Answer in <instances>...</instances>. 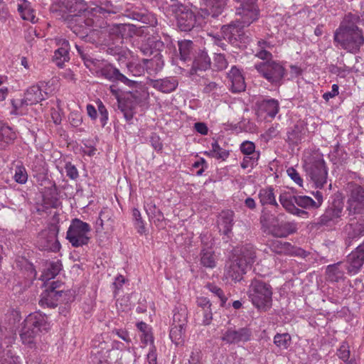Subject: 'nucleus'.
<instances>
[{
  "label": "nucleus",
  "instance_id": "nucleus-19",
  "mask_svg": "<svg viewBox=\"0 0 364 364\" xmlns=\"http://www.w3.org/2000/svg\"><path fill=\"white\" fill-rule=\"evenodd\" d=\"M234 225V213L231 210L223 211L218 220L219 231L230 239L232 236V228Z\"/></svg>",
  "mask_w": 364,
  "mask_h": 364
},
{
  "label": "nucleus",
  "instance_id": "nucleus-34",
  "mask_svg": "<svg viewBox=\"0 0 364 364\" xmlns=\"http://www.w3.org/2000/svg\"><path fill=\"white\" fill-rule=\"evenodd\" d=\"M261 111L264 112L271 118H274L279 110L278 100L272 98L264 99L258 104Z\"/></svg>",
  "mask_w": 364,
  "mask_h": 364
},
{
  "label": "nucleus",
  "instance_id": "nucleus-32",
  "mask_svg": "<svg viewBox=\"0 0 364 364\" xmlns=\"http://www.w3.org/2000/svg\"><path fill=\"white\" fill-rule=\"evenodd\" d=\"M279 202L285 210L297 216L304 218L308 213L304 210L299 209L295 206V202L293 197L288 196L287 194H282L279 196Z\"/></svg>",
  "mask_w": 364,
  "mask_h": 364
},
{
  "label": "nucleus",
  "instance_id": "nucleus-1",
  "mask_svg": "<svg viewBox=\"0 0 364 364\" xmlns=\"http://www.w3.org/2000/svg\"><path fill=\"white\" fill-rule=\"evenodd\" d=\"M359 21L360 17L356 14L346 15L334 34L337 46L349 53H356L364 43L362 31L357 26Z\"/></svg>",
  "mask_w": 364,
  "mask_h": 364
},
{
  "label": "nucleus",
  "instance_id": "nucleus-2",
  "mask_svg": "<svg viewBox=\"0 0 364 364\" xmlns=\"http://www.w3.org/2000/svg\"><path fill=\"white\" fill-rule=\"evenodd\" d=\"M272 287L263 280L254 278L251 280L247 296L252 305L261 312H266L272 306Z\"/></svg>",
  "mask_w": 364,
  "mask_h": 364
},
{
  "label": "nucleus",
  "instance_id": "nucleus-7",
  "mask_svg": "<svg viewBox=\"0 0 364 364\" xmlns=\"http://www.w3.org/2000/svg\"><path fill=\"white\" fill-rule=\"evenodd\" d=\"M347 196L346 210L349 215L364 213V188L350 181L346 183L344 188Z\"/></svg>",
  "mask_w": 364,
  "mask_h": 364
},
{
  "label": "nucleus",
  "instance_id": "nucleus-39",
  "mask_svg": "<svg viewBox=\"0 0 364 364\" xmlns=\"http://www.w3.org/2000/svg\"><path fill=\"white\" fill-rule=\"evenodd\" d=\"M200 263L203 267L215 268L216 267V257L214 252L210 250H202L200 253Z\"/></svg>",
  "mask_w": 364,
  "mask_h": 364
},
{
  "label": "nucleus",
  "instance_id": "nucleus-26",
  "mask_svg": "<svg viewBox=\"0 0 364 364\" xmlns=\"http://www.w3.org/2000/svg\"><path fill=\"white\" fill-rule=\"evenodd\" d=\"M232 255L240 257V260L248 267L255 262L256 249L252 244H245L240 248L235 249Z\"/></svg>",
  "mask_w": 364,
  "mask_h": 364
},
{
  "label": "nucleus",
  "instance_id": "nucleus-49",
  "mask_svg": "<svg viewBox=\"0 0 364 364\" xmlns=\"http://www.w3.org/2000/svg\"><path fill=\"white\" fill-rule=\"evenodd\" d=\"M258 50L257 51L255 56L262 60H272V55L270 52L266 50L267 47V43L265 41L261 40L257 41Z\"/></svg>",
  "mask_w": 364,
  "mask_h": 364
},
{
  "label": "nucleus",
  "instance_id": "nucleus-23",
  "mask_svg": "<svg viewBox=\"0 0 364 364\" xmlns=\"http://www.w3.org/2000/svg\"><path fill=\"white\" fill-rule=\"evenodd\" d=\"M283 215H279L282 216ZM297 230L296 223L294 222H277L275 224H272V229L271 230L272 234L277 237H285L289 235L296 232Z\"/></svg>",
  "mask_w": 364,
  "mask_h": 364
},
{
  "label": "nucleus",
  "instance_id": "nucleus-21",
  "mask_svg": "<svg viewBox=\"0 0 364 364\" xmlns=\"http://www.w3.org/2000/svg\"><path fill=\"white\" fill-rule=\"evenodd\" d=\"M44 82L30 87L24 94V101L31 105H36L48 97V93L42 90Z\"/></svg>",
  "mask_w": 364,
  "mask_h": 364
},
{
  "label": "nucleus",
  "instance_id": "nucleus-59",
  "mask_svg": "<svg viewBox=\"0 0 364 364\" xmlns=\"http://www.w3.org/2000/svg\"><path fill=\"white\" fill-rule=\"evenodd\" d=\"M63 284L59 281H53L46 285V289L53 291H60L61 295L67 296L68 292L61 289Z\"/></svg>",
  "mask_w": 364,
  "mask_h": 364
},
{
  "label": "nucleus",
  "instance_id": "nucleus-42",
  "mask_svg": "<svg viewBox=\"0 0 364 364\" xmlns=\"http://www.w3.org/2000/svg\"><path fill=\"white\" fill-rule=\"evenodd\" d=\"M205 154L217 159L225 161L228 158L230 153L229 151L221 148L217 141H214L211 144V149L209 151H206Z\"/></svg>",
  "mask_w": 364,
  "mask_h": 364
},
{
  "label": "nucleus",
  "instance_id": "nucleus-18",
  "mask_svg": "<svg viewBox=\"0 0 364 364\" xmlns=\"http://www.w3.org/2000/svg\"><path fill=\"white\" fill-rule=\"evenodd\" d=\"M348 271L347 264L339 262L328 265L326 269V277L330 282H340L346 279L345 272Z\"/></svg>",
  "mask_w": 364,
  "mask_h": 364
},
{
  "label": "nucleus",
  "instance_id": "nucleus-60",
  "mask_svg": "<svg viewBox=\"0 0 364 364\" xmlns=\"http://www.w3.org/2000/svg\"><path fill=\"white\" fill-rule=\"evenodd\" d=\"M337 355L343 361L346 362L350 358V350L349 346L346 343H342L338 350Z\"/></svg>",
  "mask_w": 364,
  "mask_h": 364
},
{
  "label": "nucleus",
  "instance_id": "nucleus-20",
  "mask_svg": "<svg viewBox=\"0 0 364 364\" xmlns=\"http://www.w3.org/2000/svg\"><path fill=\"white\" fill-rule=\"evenodd\" d=\"M67 296L61 295L60 291H53L45 289L41 294V299L39 304L42 307L53 309L56 307L59 303L67 301Z\"/></svg>",
  "mask_w": 364,
  "mask_h": 364
},
{
  "label": "nucleus",
  "instance_id": "nucleus-62",
  "mask_svg": "<svg viewBox=\"0 0 364 364\" xmlns=\"http://www.w3.org/2000/svg\"><path fill=\"white\" fill-rule=\"evenodd\" d=\"M43 202L46 207L56 208L60 205V201L56 196L52 195L51 196H45L43 197Z\"/></svg>",
  "mask_w": 364,
  "mask_h": 364
},
{
  "label": "nucleus",
  "instance_id": "nucleus-44",
  "mask_svg": "<svg viewBox=\"0 0 364 364\" xmlns=\"http://www.w3.org/2000/svg\"><path fill=\"white\" fill-rule=\"evenodd\" d=\"M186 332V327L172 326L169 337L173 343L176 346L182 345L184 342V335Z\"/></svg>",
  "mask_w": 364,
  "mask_h": 364
},
{
  "label": "nucleus",
  "instance_id": "nucleus-56",
  "mask_svg": "<svg viewBox=\"0 0 364 364\" xmlns=\"http://www.w3.org/2000/svg\"><path fill=\"white\" fill-rule=\"evenodd\" d=\"M207 287L210 291H211L220 299V306H224L228 299L225 296L223 291L220 287L214 284H208Z\"/></svg>",
  "mask_w": 364,
  "mask_h": 364
},
{
  "label": "nucleus",
  "instance_id": "nucleus-58",
  "mask_svg": "<svg viewBox=\"0 0 364 364\" xmlns=\"http://www.w3.org/2000/svg\"><path fill=\"white\" fill-rule=\"evenodd\" d=\"M278 220V216L275 217L269 213H264L260 217V223L263 226L270 227L272 229V224Z\"/></svg>",
  "mask_w": 364,
  "mask_h": 364
},
{
  "label": "nucleus",
  "instance_id": "nucleus-55",
  "mask_svg": "<svg viewBox=\"0 0 364 364\" xmlns=\"http://www.w3.org/2000/svg\"><path fill=\"white\" fill-rule=\"evenodd\" d=\"M228 63L225 55L220 53L215 54L213 59V66L218 70H223L227 68Z\"/></svg>",
  "mask_w": 364,
  "mask_h": 364
},
{
  "label": "nucleus",
  "instance_id": "nucleus-50",
  "mask_svg": "<svg viewBox=\"0 0 364 364\" xmlns=\"http://www.w3.org/2000/svg\"><path fill=\"white\" fill-rule=\"evenodd\" d=\"M196 316L198 318H201V323L204 326H208L213 320V312L211 307L206 309H198Z\"/></svg>",
  "mask_w": 364,
  "mask_h": 364
},
{
  "label": "nucleus",
  "instance_id": "nucleus-29",
  "mask_svg": "<svg viewBox=\"0 0 364 364\" xmlns=\"http://www.w3.org/2000/svg\"><path fill=\"white\" fill-rule=\"evenodd\" d=\"M132 26L129 23H114L107 26V32L109 36H114L122 39L124 36H130Z\"/></svg>",
  "mask_w": 364,
  "mask_h": 364
},
{
  "label": "nucleus",
  "instance_id": "nucleus-28",
  "mask_svg": "<svg viewBox=\"0 0 364 364\" xmlns=\"http://www.w3.org/2000/svg\"><path fill=\"white\" fill-rule=\"evenodd\" d=\"M17 11L21 17L31 23H36L37 19L35 14V10L31 6V2L27 0H18Z\"/></svg>",
  "mask_w": 364,
  "mask_h": 364
},
{
  "label": "nucleus",
  "instance_id": "nucleus-24",
  "mask_svg": "<svg viewBox=\"0 0 364 364\" xmlns=\"http://www.w3.org/2000/svg\"><path fill=\"white\" fill-rule=\"evenodd\" d=\"M307 133V129L303 122H299L287 132V141L289 144L297 145L303 140Z\"/></svg>",
  "mask_w": 364,
  "mask_h": 364
},
{
  "label": "nucleus",
  "instance_id": "nucleus-35",
  "mask_svg": "<svg viewBox=\"0 0 364 364\" xmlns=\"http://www.w3.org/2000/svg\"><path fill=\"white\" fill-rule=\"evenodd\" d=\"M98 77H102L111 82L119 81L122 73L111 64H107L97 72Z\"/></svg>",
  "mask_w": 364,
  "mask_h": 364
},
{
  "label": "nucleus",
  "instance_id": "nucleus-41",
  "mask_svg": "<svg viewBox=\"0 0 364 364\" xmlns=\"http://www.w3.org/2000/svg\"><path fill=\"white\" fill-rule=\"evenodd\" d=\"M143 63L147 70H151L154 72L161 70L164 66L162 56L159 52H156L151 59H144Z\"/></svg>",
  "mask_w": 364,
  "mask_h": 364
},
{
  "label": "nucleus",
  "instance_id": "nucleus-4",
  "mask_svg": "<svg viewBox=\"0 0 364 364\" xmlns=\"http://www.w3.org/2000/svg\"><path fill=\"white\" fill-rule=\"evenodd\" d=\"M169 10L175 15L177 26L182 31H190L196 27L200 26L203 22L202 16L196 15L182 4L174 3L169 6Z\"/></svg>",
  "mask_w": 364,
  "mask_h": 364
},
{
  "label": "nucleus",
  "instance_id": "nucleus-17",
  "mask_svg": "<svg viewBox=\"0 0 364 364\" xmlns=\"http://www.w3.org/2000/svg\"><path fill=\"white\" fill-rule=\"evenodd\" d=\"M69 28L77 36L85 37L88 35L90 31V27L92 24V19L85 18L84 17H74L71 18L69 21Z\"/></svg>",
  "mask_w": 364,
  "mask_h": 364
},
{
  "label": "nucleus",
  "instance_id": "nucleus-33",
  "mask_svg": "<svg viewBox=\"0 0 364 364\" xmlns=\"http://www.w3.org/2000/svg\"><path fill=\"white\" fill-rule=\"evenodd\" d=\"M64 4L70 13L74 14L71 18L80 17V14L87 11L88 9L87 4L85 0H65Z\"/></svg>",
  "mask_w": 364,
  "mask_h": 364
},
{
  "label": "nucleus",
  "instance_id": "nucleus-36",
  "mask_svg": "<svg viewBox=\"0 0 364 364\" xmlns=\"http://www.w3.org/2000/svg\"><path fill=\"white\" fill-rule=\"evenodd\" d=\"M144 208L150 220H152L156 225H164V222L165 220L164 214L159 208H156L154 203H146L144 205Z\"/></svg>",
  "mask_w": 364,
  "mask_h": 364
},
{
  "label": "nucleus",
  "instance_id": "nucleus-52",
  "mask_svg": "<svg viewBox=\"0 0 364 364\" xmlns=\"http://www.w3.org/2000/svg\"><path fill=\"white\" fill-rule=\"evenodd\" d=\"M132 217L134 221V226L139 234H143L145 232V226L142 220L141 215L137 208L132 210Z\"/></svg>",
  "mask_w": 364,
  "mask_h": 364
},
{
  "label": "nucleus",
  "instance_id": "nucleus-64",
  "mask_svg": "<svg viewBox=\"0 0 364 364\" xmlns=\"http://www.w3.org/2000/svg\"><path fill=\"white\" fill-rule=\"evenodd\" d=\"M259 154H255V156H246L244 157L241 163V167L244 169L252 166L259 159Z\"/></svg>",
  "mask_w": 364,
  "mask_h": 364
},
{
  "label": "nucleus",
  "instance_id": "nucleus-14",
  "mask_svg": "<svg viewBox=\"0 0 364 364\" xmlns=\"http://www.w3.org/2000/svg\"><path fill=\"white\" fill-rule=\"evenodd\" d=\"M364 263V242L352 252L347 259L348 272L350 274H357Z\"/></svg>",
  "mask_w": 364,
  "mask_h": 364
},
{
  "label": "nucleus",
  "instance_id": "nucleus-40",
  "mask_svg": "<svg viewBox=\"0 0 364 364\" xmlns=\"http://www.w3.org/2000/svg\"><path fill=\"white\" fill-rule=\"evenodd\" d=\"M163 47V43L158 41L149 40L148 43L141 44L140 50L146 55L149 56L159 52L160 49Z\"/></svg>",
  "mask_w": 364,
  "mask_h": 364
},
{
  "label": "nucleus",
  "instance_id": "nucleus-12",
  "mask_svg": "<svg viewBox=\"0 0 364 364\" xmlns=\"http://www.w3.org/2000/svg\"><path fill=\"white\" fill-rule=\"evenodd\" d=\"M240 257L232 255L227 261L224 275L235 282H240L246 274L247 267L240 260Z\"/></svg>",
  "mask_w": 364,
  "mask_h": 364
},
{
  "label": "nucleus",
  "instance_id": "nucleus-63",
  "mask_svg": "<svg viewBox=\"0 0 364 364\" xmlns=\"http://www.w3.org/2000/svg\"><path fill=\"white\" fill-rule=\"evenodd\" d=\"M288 176L299 186H303V179L301 178L299 173L293 167H290L287 170Z\"/></svg>",
  "mask_w": 364,
  "mask_h": 364
},
{
  "label": "nucleus",
  "instance_id": "nucleus-11",
  "mask_svg": "<svg viewBox=\"0 0 364 364\" xmlns=\"http://www.w3.org/2000/svg\"><path fill=\"white\" fill-rule=\"evenodd\" d=\"M259 10L257 4V0H247L240 3V6L236 9V18L243 26L248 27L259 18Z\"/></svg>",
  "mask_w": 364,
  "mask_h": 364
},
{
  "label": "nucleus",
  "instance_id": "nucleus-13",
  "mask_svg": "<svg viewBox=\"0 0 364 364\" xmlns=\"http://www.w3.org/2000/svg\"><path fill=\"white\" fill-rule=\"evenodd\" d=\"M343 209V201L341 199H335L320 217L318 223L320 225L325 226H332L337 224L342 215Z\"/></svg>",
  "mask_w": 364,
  "mask_h": 364
},
{
  "label": "nucleus",
  "instance_id": "nucleus-9",
  "mask_svg": "<svg viewBox=\"0 0 364 364\" xmlns=\"http://www.w3.org/2000/svg\"><path fill=\"white\" fill-rule=\"evenodd\" d=\"M59 227L52 224L47 229L42 230L38 235L36 246L40 250L57 252L60 248L58 240Z\"/></svg>",
  "mask_w": 364,
  "mask_h": 364
},
{
  "label": "nucleus",
  "instance_id": "nucleus-38",
  "mask_svg": "<svg viewBox=\"0 0 364 364\" xmlns=\"http://www.w3.org/2000/svg\"><path fill=\"white\" fill-rule=\"evenodd\" d=\"M16 137V133L9 127L1 126L0 149H4L8 144L12 143Z\"/></svg>",
  "mask_w": 364,
  "mask_h": 364
},
{
  "label": "nucleus",
  "instance_id": "nucleus-43",
  "mask_svg": "<svg viewBox=\"0 0 364 364\" xmlns=\"http://www.w3.org/2000/svg\"><path fill=\"white\" fill-rule=\"evenodd\" d=\"M188 313L186 309L181 306L174 310L172 326L186 327Z\"/></svg>",
  "mask_w": 364,
  "mask_h": 364
},
{
  "label": "nucleus",
  "instance_id": "nucleus-27",
  "mask_svg": "<svg viewBox=\"0 0 364 364\" xmlns=\"http://www.w3.org/2000/svg\"><path fill=\"white\" fill-rule=\"evenodd\" d=\"M15 264L16 267L21 272L23 276L29 282H32L36 279L37 274L36 270L33 264L27 259L25 257H18L16 259Z\"/></svg>",
  "mask_w": 364,
  "mask_h": 364
},
{
  "label": "nucleus",
  "instance_id": "nucleus-57",
  "mask_svg": "<svg viewBox=\"0 0 364 364\" xmlns=\"http://www.w3.org/2000/svg\"><path fill=\"white\" fill-rule=\"evenodd\" d=\"M15 181L21 184H24L27 181L28 174L25 168L19 166L17 167L14 174Z\"/></svg>",
  "mask_w": 364,
  "mask_h": 364
},
{
  "label": "nucleus",
  "instance_id": "nucleus-16",
  "mask_svg": "<svg viewBox=\"0 0 364 364\" xmlns=\"http://www.w3.org/2000/svg\"><path fill=\"white\" fill-rule=\"evenodd\" d=\"M245 27L236 19L230 24L222 26L221 33L223 38L227 40V41L234 43L240 38V36L242 33V30Z\"/></svg>",
  "mask_w": 364,
  "mask_h": 364
},
{
  "label": "nucleus",
  "instance_id": "nucleus-25",
  "mask_svg": "<svg viewBox=\"0 0 364 364\" xmlns=\"http://www.w3.org/2000/svg\"><path fill=\"white\" fill-rule=\"evenodd\" d=\"M148 85L159 92L170 93L176 89L178 82L173 77H166L159 80H149Z\"/></svg>",
  "mask_w": 364,
  "mask_h": 364
},
{
  "label": "nucleus",
  "instance_id": "nucleus-30",
  "mask_svg": "<svg viewBox=\"0 0 364 364\" xmlns=\"http://www.w3.org/2000/svg\"><path fill=\"white\" fill-rule=\"evenodd\" d=\"M210 67V59L205 50H199L193 62L191 73L204 71Z\"/></svg>",
  "mask_w": 364,
  "mask_h": 364
},
{
  "label": "nucleus",
  "instance_id": "nucleus-45",
  "mask_svg": "<svg viewBox=\"0 0 364 364\" xmlns=\"http://www.w3.org/2000/svg\"><path fill=\"white\" fill-rule=\"evenodd\" d=\"M62 269L60 261L57 260L49 264L47 270L41 275L42 280H50L59 274Z\"/></svg>",
  "mask_w": 364,
  "mask_h": 364
},
{
  "label": "nucleus",
  "instance_id": "nucleus-8",
  "mask_svg": "<svg viewBox=\"0 0 364 364\" xmlns=\"http://www.w3.org/2000/svg\"><path fill=\"white\" fill-rule=\"evenodd\" d=\"M255 68L262 77L275 86L280 85L286 75L285 68L275 60L259 63Z\"/></svg>",
  "mask_w": 364,
  "mask_h": 364
},
{
  "label": "nucleus",
  "instance_id": "nucleus-22",
  "mask_svg": "<svg viewBox=\"0 0 364 364\" xmlns=\"http://www.w3.org/2000/svg\"><path fill=\"white\" fill-rule=\"evenodd\" d=\"M228 78L230 82V90L232 92H241L245 90L246 84L245 78L240 70L235 66H232L228 73Z\"/></svg>",
  "mask_w": 364,
  "mask_h": 364
},
{
  "label": "nucleus",
  "instance_id": "nucleus-10",
  "mask_svg": "<svg viewBox=\"0 0 364 364\" xmlns=\"http://www.w3.org/2000/svg\"><path fill=\"white\" fill-rule=\"evenodd\" d=\"M140 94L138 91L128 92L123 94L117 101V107L123 114L125 120L131 123L136 112V108L140 102Z\"/></svg>",
  "mask_w": 364,
  "mask_h": 364
},
{
  "label": "nucleus",
  "instance_id": "nucleus-61",
  "mask_svg": "<svg viewBox=\"0 0 364 364\" xmlns=\"http://www.w3.org/2000/svg\"><path fill=\"white\" fill-rule=\"evenodd\" d=\"M66 175L70 179L75 180L78 178L79 174L77 168L70 162L66 163L65 166Z\"/></svg>",
  "mask_w": 364,
  "mask_h": 364
},
{
  "label": "nucleus",
  "instance_id": "nucleus-15",
  "mask_svg": "<svg viewBox=\"0 0 364 364\" xmlns=\"http://www.w3.org/2000/svg\"><path fill=\"white\" fill-rule=\"evenodd\" d=\"M252 331L248 328H240L237 330L229 328L223 334L222 340L227 343L232 344L239 342H247L250 340Z\"/></svg>",
  "mask_w": 364,
  "mask_h": 364
},
{
  "label": "nucleus",
  "instance_id": "nucleus-5",
  "mask_svg": "<svg viewBox=\"0 0 364 364\" xmlns=\"http://www.w3.org/2000/svg\"><path fill=\"white\" fill-rule=\"evenodd\" d=\"M304 167L311 181L317 188H321L326 183L328 175L323 155L312 154L305 160Z\"/></svg>",
  "mask_w": 364,
  "mask_h": 364
},
{
  "label": "nucleus",
  "instance_id": "nucleus-31",
  "mask_svg": "<svg viewBox=\"0 0 364 364\" xmlns=\"http://www.w3.org/2000/svg\"><path fill=\"white\" fill-rule=\"evenodd\" d=\"M69 49L70 43L68 41L65 39L62 40L60 47L55 51L53 55V60L59 68H62L64 63L70 60Z\"/></svg>",
  "mask_w": 364,
  "mask_h": 364
},
{
  "label": "nucleus",
  "instance_id": "nucleus-51",
  "mask_svg": "<svg viewBox=\"0 0 364 364\" xmlns=\"http://www.w3.org/2000/svg\"><path fill=\"white\" fill-rule=\"evenodd\" d=\"M295 203L303 208H314L315 200L306 196H293Z\"/></svg>",
  "mask_w": 364,
  "mask_h": 364
},
{
  "label": "nucleus",
  "instance_id": "nucleus-53",
  "mask_svg": "<svg viewBox=\"0 0 364 364\" xmlns=\"http://www.w3.org/2000/svg\"><path fill=\"white\" fill-rule=\"evenodd\" d=\"M113 220L111 218L110 211L107 209H104L100 213L99 218L97 221V224L100 225L103 228L104 225L110 226L112 228Z\"/></svg>",
  "mask_w": 364,
  "mask_h": 364
},
{
  "label": "nucleus",
  "instance_id": "nucleus-37",
  "mask_svg": "<svg viewBox=\"0 0 364 364\" xmlns=\"http://www.w3.org/2000/svg\"><path fill=\"white\" fill-rule=\"evenodd\" d=\"M259 198L262 205H271L278 207L279 205L276 200L274 188L272 186L262 188L259 192Z\"/></svg>",
  "mask_w": 364,
  "mask_h": 364
},
{
  "label": "nucleus",
  "instance_id": "nucleus-54",
  "mask_svg": "<svg viewBox=\"0 0 364 364\" xmlns=\"http://www.w3.org/2000/svg\"><path fill=\"white\" fill-rule=\"evenodd\" d=\"M240 151L242 154L247 156H255V154H259V152H255V145L250 141H245L240 145Z\"/></svg>",
  "mask_w": 364,
  "mask_h": 364
},
{
  "label": "nucleus",
  "instance_id": "nucleus-47",
  "mask_svg": "<svg viewBox=\"0 0 364 364\" xmlns=\"http://www.w3.org/2000/svg\"><path fill=\"white\" fill-rule=\"evenodd\" d=\"M271 250L277 254H289L291 245L287 242H282L279 240L272 241L270 245Z\"/></svg>",
  "mask_w": 364,
  "mask_h": 364
},
{
  "label": "nucleus",
  "instance_id": "nucleus-48",
  "mask_svg": "<svg viewBox=\"0 0 364 364\" xmlns=\"http://www.w3.org/2000/svg\"><path fill=\"white\" fill-rule=\"evenodd\" d=\"M274 344L282 349H287L291 344V336L289 333H277L274 337Z\"/></svg>",
  "mask_w": 364,
  "mask_h": 364
},
{
  "label": "nucleus",
  "instance_id": "nucleus-6",
  "mask_svg": "<svg viewBox=\"0 0 364 364\" xmlns=\"http://www.w3.org/2000/svg\"><path fill=\"white\" fill-rule=\"evenodd\" d=\"M90 224L78 218H74L68 229L66 239L74 247H82L90 242Z\"/></svg>",
  "mask_w": 364,
  "mask_h": 364
},
{
  "label": "nucleus",
  "instance_id": "nucleus-46",
  "mask_svg": "<svg viewBox=\"0 0 364 364\" xmlns=\"http://www.w3.org/2000/svg\"><path fill=\"white\" fill-rule=\"evenodd\" d=\"M178 48L181 58L185 61L190 58L193 49V43L190 40L178 41Z\"/></svg>",
  "mask_w": 364,
  "mask_h": 364
},
{
  "label": "nucleus",
  "instance_id": "nucleus-3",
  "mask_svg": "<svg viewBox=\"0 0 364 364\" xmlns=\"http://www.w3.org/2000/svg\"><path fill=\"white\" fill-rule=\"evenodd\" d=\"M50 324L41 314H30L24 320L20 336L22 342L30 348L35 346V339L40 333L47 332Z\"/></svg>",
  "mask_w": 364,
  "mask_h": 364
}]
</instances>
